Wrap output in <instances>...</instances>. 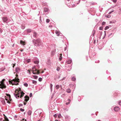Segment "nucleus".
Returning a JSON list of instances; mask_svg holds the SVG:
<instances>
[{"label":"nucleus","mask_w":121,"mask_h":121,"mask_svg":"<svg viewBox=\"0 0 121 121\" xmlns=\"http://www.w3.org/2000/svg\"><path fill=\"white\" fill-rule=\"evenodd\" d=\"M5 81V79H4L0 82V88L1 89L5 88L6 87V86L5 85L4 83V82Z\"/></svg>","instance_id":"nucleus-4"},{"label":"nucleus","mask_w":121,"mask_h":121,"mask_svg":"<svg viewBox=\"0 0 121 121\" xmlns=\"http://www.w3.org/2000/svg\"><path fill=\"white\" fill-rule=\"evenodd\" d=\"M32 71V73L33 74H39V70H37V69H35V70H33Z\"/></svg>","instance_id":"nucleus-6"},{"label":"nucleus","mask_w":121,"mask_h":121,"mask_svg":"<svg viewBox=\"0 0 121 121\" xmlns=\"http://www.w3.org/2000/svg\"><path fill=\"white\" fill-rule=\"evenodd\" d=\"M60 68H59V67H58L57 68V69H56V70H57V71H59V70H60Z\"/></svg>","instance_id":"nucleus-34"},{"label":"nucleus","mask_w":121,"mask_h":121,"mask_svg":"<svg viewBox=\"0 0 121 121\" xmlns=\"http://www.w3.org/2000/svg\"><path fill=\"white\" fill-rule=\"evenodd\" d=\"M61 116V114H59L58 115V117L59 118H60Z\"/></svg>","instance_id":"nucleus-32"},{"label":"nucleus","mask_w":121,"mask_h":121,"mask_svg":"<svg viewBox=\"0 0 121 121\" xmlns=\"http://www.w3.org/2000/svg\"><path fill=\"white\" fill-rule=\"evenodd\" d=\"M44 72V71H42V73H43Z\"/></svg>","instance_id":"nucleus-54"},{"label":"nucleus","mask_w":121,"mask_h":121,"mask_svg":"<svg viewBox=\"0 0 121 121\" xmlns=\"http://www.w3.org/2000/svg\"><path fill=\"white\" fill-rule=\"evenodd\" d=\"M99 30H102L103 29V28L102 27H99Z\"/></svg>","instance_id":"nucleus-38"},{"label":"nucleus","mask_w":121,"mask_h":121,"mask_svg":"<svg viewBox=\"0 0 121 121\" xmlns=\"http://www.w3.org/2000/svg\"><path fill=\"white\" fill-rule=\"evenodd\" d=\"M19 91H21V89L20 88H19V90H18Z\"/></svg>","instance_id":"nucleus-42"},{"label":"nucleus","mask_w":121,"mask_h":121,"mask_svg":"<svg viewBox=\"0 0 121 121\" xmlns=\"http://www.w3.org/2000/svg\"><path fill=\"white\" fill-rule=\"evenodd\" d=\"M68 100L69 101V102H68V103H66V105H68V104H69L70 103V101H71L69 99H68Z\"/></svg>","instance_id":"nucleus-21"},{"label":"nucleus","mask_w":121,"mask_h":121,"mask_svg":"<svg viewBox=\"0 0 121 121\" xmlns=\"http://www.w3.org/2000/svg\"><path fill=\"white\" fill-rule=\"evenodd\" d=\"M24 119H22V120H21V121H24Z\"/></svg>","instance_id":"nucleus-51"},{"label":"nucleus","mask_w":121,"mask_h":121,"mask_svg":"<svg viewBox=\"0 0 121 121\" xmlns=\"http://www.w3.org/2000/svg\"><path fill=\"white\" fill-rule=\"evenodd\" d=\"M55 121H58L57 120H56Z\"/></svg>","instance_id":"nucleus-55"},{"label":"nucleus","mask_w":121,"mask_h":121,"mask_svg":"<svg viewBox=\"0 0 121 121\" xmlns=\"http://www.w3.org/2000/svg\"><path fill=\"white\" fill-rule=\"evenodd\" d=\"M60 57L59 58V59L60 60H61L62 59V57L61 56L62 55V54H60Z\"/></svg>","instance_id":"nucleus-22"},{"label":"nucleus","mask_w":121,"mask_h":121,"mask_svg":"<svg viewBox=\"0 0 121 121\" xmlns=\"http://www.w3.org/2000/svg\"><path fill=\"white\" fill-rule=\"evenodd\" d=\"M20 43L23 45H25L26 42L22 40L20 41Z\"/></svg>","instance_id":"nucleus-8"},{"label":"nucleus","mask_w":121,"mask_h":121,"mask_svg":"<svg viewBox=\"0 0 121 121\" xmlns=\"http://www.w3.org/2000/svg\"><path fill=\"white\" fill-rule=\"evenodd\" d=\"M66 91L68 93H70L71 92V90L69 88Z\"/></svg>","instance_id":"nucleus-15"},{"label":"nucleus","mask_w":121,"mask_h":121,"mask_svg":"<svg viewBox=\"0 0 121 121\" xmlns=\"http://www.w3.org/2000/svg\"><path fill=\"white\" fill-rule=\"evenodd\" d=\"M26 61L27 63H29L30 62V59H29L27 60Z\"/></svg>","instance_id":"nucleus-26"},{"label":"nucleus","mask_w":121,"mask_h":121,"mask_svg":"<svg viewBox=\"0 0 121 121\" xmlns=\"http://www.w3.org/2000/svg\"><path fill=\"white\" fill-rule=\"evenodd\" d=\"M6 94L7 96H8L9 97V99L8 100H9V101H10H10H11V100H12L11 99H10L11 96H10V95L9 94H7V93Z\"/></svg>","instance_id":"nucleus-9"},{"label":"nucleus","mask_w":121,"mask_h":121,"mask_svg":"<svg viewBox=\"0 0 121 121\" xmlns=\"http://www.w3.org/2000/svg\"><path fill=\"white\" fill-rule=\"evenodd\" d=\"M109 27L108 26H106L105 28V30H107L109 28Z\"/></svg>","instance_id":"nucleus-24"},{"label":"nucleus","mask_w":121,"mask_h":121,"mask_svg":"<svg viewBox=\"0 0 121 121\" xmlns=\"http://www.w3.org/2000/svg\"><path fill=\"white\" fill-rule=\"evenodd\" d=\"M27 32L28 33H30L31 32V30L30 29H28L27 30Z\"/></svg>","instance_id":"nucleus-29"},{"label":"nucleus","mask_w":121,"mask_h":121,"mask_svg":"<svg viewBox=\"0 0 121 121\" xmlns=\"http://www.w3.org/2000/svg\"><path fill=\"white\" fill-rule=\"evenodd\" d=\"M55 53V52H54V51H53L52 52V55H53Z\"/></svg>","instance_id":"nucleus-41"},{"label":"nucleus","mask_w":121,"mask_h":121,"mask_svg":"<svg viewBox=\"0 0 121 121\" xmlns=\"http://www.w3.org/2000/svg\"><path fill=\"white\" fill-rule=\"evenodd\" d=\"M54 116L55 118H56L57 117V116L56 114H55L54 115Z\"/></svg>","instance_id":"nucleus-40"},{"label":"nucleus","mask_w":121,"mask_h":121,"mask_svg":"<svg viewBox=\"0 0 121 121\" xmlns=\"http://www.w3.org/2000/svg\"><path fill=\"white\" fill-rule=\"evenodd\" d=\"M42 79L41 78H39V81H40L41 82L42 81Z\"/></svg>","instance_id":"nucleus-30"},{"label":"nucleus","mask_w":121,"mask_h":121,"mask_svg":"<svg viewBox=\"0 0 121 121\" xmlns=\"http://www.w3.org/2000/svg\"><path fill=\"white\" fill-rule=\"evenodd\" d=\"M26 121V120H25L24 121Z\"/></svg>","instance_id":"nucleus-58"},{"label":"nucleus","mask_w":121,"mask_h":121,"mask_svg":"<svg viewBox=\"0 0 121 121\" xmlns=\"http://www.w3.org/2000/svg\"><path fill=\"white\" fill-rule=\"evenodd\" d=\"M25 99L24 100L26 102H24V104L25 105H26V103L27 102V101L29 99V97L27 95H26L25 97Z\"/></svg>","instance_id":"nucleus-5"},{"label":"nucleus","mask_w":121,"mask_h":121,"mask_svg":"<svg viewBox=\"0 0 121 121\" xmlns=\"http://www.w3.org/2000/svg\"><path fill=\"white\" fill-rule=\"evenodd\" d=\"M98 121H100V120H98Z\"/></svg>","instance_id":"nucleus-57"},{"label":"nucleus","mask_w":121,"mask_h":121,"mask_svg":"<svg viewBox=\"0 0 121 121\" xmlns=\"http://www.w3.org/2000/svg\"><path fill=\"white\" fill-rule=\"evenodd\" d=\"M18 75H17L16 77L15 78V79H13V80H11V81H9V83L10 84H12V85H18L19 84L18 83H17L16 82H19V79L18 78Z\"/></svg>","instance_id":"nucleus-1"},{"label":"nucleus","mask_w":121,"mask_h":121,"mask_svg":"<svg viewBox=\"0 0 121 121\" xmlns=\"http://www.w3.org/2000/svg\"><path fill=\"white\" fill-rule=\"evenodd\" d=\"M50 21V20L49 19H47L46 20V22L47 23H49Z\"/></svg>","instance_id":"nucleus-27"},{"label":"nucleus","mask_w":121,"mask_h":121,"mask_svg":"<svg viewBox=\"0 0 121 121\" xmlns=\"http://www.w3.org/2000/svg\"><path fill=\"white\" fill-rule=\"evenodd\" d=\"M72 80L73 81H75L76 79V78L74 77H73L72 78Z\"/></svg>","instance_id":"nucleus-20"},{"label":"nucleus","mask_w":121,"mask_h":121,"mask_svg":"<svg viewBox=\"0 0 121 121\" xmlns=\"http://www.w3.org/2000/svg\"><path fill=\"white\" fill-rule=\"evenodd\" d=\"M39 62V61L36 60L35 61H34V63L35 64H38Z\"/></svg>","instance_id":"nucleus-16"},{"label":"nucleus","mask_w":121,"mask_h":121,"mask_svg":"<svg viewBox=\"0 0 121 121\" xmlns=\"http://www.w3.org/2000/svg\"><path fill=\"white\" fill-rule=\"evenodd\" d=\"M119 109V108L118 107H115L114 108V110L115 111H118Z\"/></svg>","instance_id":"nucleus-7"},{"label":"nucleus","mask_w":121,"mask_h":121,"mask_svg":"<svg viewBox=\"0 0 121 121\" xmlns=\"http://www.w3.org/2000/svg\"><path fill=\"white\" fill-rule=\"evenodd\" d=\"M31 113H32L31 111H30H30H29L28 112V114L29 115H30L31 114Z\"/></svg>","instance_id":"nucleus-18"},{"label":"nucleus","mask_w":121,"mask_h":121,"mask_svg":"<svg viewBox=\"0 0 121 121\" xmlns=\"http://www.w3.org/2000/svg\"><path fill=\"white\" fill-rule=\"evenodd\" d=\"M25 94V93L22 91L21 93L19 92V91L17 89H16L15 91V92L14 93V94L15 96V97L16 98L17 97L19 98V96L21 95L20 98L22 97Z\"/></svg>","instance_id":"nucleus-2"},{"label":"nucleus","mask_w":121,"mask_h":121,"mask_svg":"<svg viewBox=\"0 0 121 121\" xmlns=\"http://www.w3.org/2000/svg\"><path fill=\"white\" fill-rule=\"evenodd\" d=\"M50 85V87H51V89L52 88V84H51Z\"/></svg>","instance_id":"nucleus-43"},{"label":"nucleus","mask_w":121,"mask_h":121,"mask_svg":"<svg viewBox=\"0 0 121 121\" xmlns=\"http://www.w3.org/2000/svg\"><path fill=\"white\" fill-rule=\"evenodd\" d=\"M113 1L114 3H116L117 2V0H113Z\"/></svg>","instance_id":"nucleus-44"},{"label":"nucleus","mask_w":121,"mask_h":121,"mask_svg":"<svg viewBox=\"0 0 121 121\" xmlns=\"http://www.w3.org/2000/svg\"><path fill=\"white\" fill-rule=\"evenodd\" d=\"M119 104L120 105H121V101L120 102H119Z\"/></svg>","instance_id":"nucleus-48"},{"label":"nucleus","mask_w":121,"mask_h":121,"mask_svg":"<svg viewBox=\"0 0 121 121\" xmlns=\"http://www.w3.org/2000/svg\"><path fill=\"white\" fill-rule=\"evenodd\" d=\"M35 67H33V69H35Z\"/></svg>","instance_id":"nucleus-53"},{"label":"nucleus","mask_w":121,"mask_h":121,"mask_svg":"<svg viewBox=\"0 0 121 121\" xmlns=\"http://www.w3.org/2000/svg\"><path fill=\"white\" fill-rule=\"evenodd\" d=\"M23 105V104H19V107H20L21 106H22Z\"/></svg>","instance_id":"nucleus-39"},{"label":"nucleus","mask_w":121,"mask_h":121,"mask_svg":"<svg viewBox=\"0 0 121 121\" xmlns=\"http://www.w3.org/2000/svg\"><path fill=\"white\" fill-rule=\"evenodd\" d=\"M3 22H5L7 20V18L5 17H4L3 18Z\"/></svg>","instance_id":"nucleus-10"},{"label":"nucleus","mask_w":121,"mask_h":121,"mask_svg":"<svg viewBox=\"0 0 121 121\" xmlns=\"http://www.w3.org/2000/svg\"><path fill=\"white\" fill-rule=\"evenodd\" d=\"M32 96V94L31 93H30V97H31Z\"/></svg>","instance_id":"nucleus-36"},{"label":"nucleus","mask_w":121,"mask_h":121,"mask_svg":"<svg viewBox=\"0 0 121 121\" xmlns=\"http://www.w3.org/2000/svg\"><path fill=\"white\" fill-rule=\"evenodd\" d=\"M20 110L22 112H23L24 111V109L22 108H21L20 109Z\"/></svg>","instance_id":"nucleus-35"},{"label":"nucleus","mask_w":121,"mask_h":121,"mask_svg":"<svg viewBox=\"0 0 121 121\" xmlns=\"http://www.w3.org/2000/svg\"><path fill=\"white\" fill-rule=\"evenodd\" d=\"M95 42H96V40L95 39L94 41H93V43H95Z\"/></svg>","instance_id":"nucleus-46"},{"label":"nucleus","mask_w":121,"mask_h":121,"mask_svg":"<svg viewBox=\"0 0 121 121\" xmlns=\"http://www.w3.org/2000/svg\"><path fill=\"white\" fill-rule=\"evenodd\" d=\"M16 64L15 63L14 64H13V68L14 67V66H15V65Z\"/></svg>","instance_id":"nucleus-49"},{"label":"nucleus","mask_w":121,"mask_h":121,"mask_svg":"<svg viewBox=\"0 0 121 121\" xmlns=\"http://www.w3.org/2000/svg\"><path fill=\"white\" fill-rule=\"evenodd\" d=\"M105 23V22H102V25H104Z\"/></svg>","instance_id":"nucleus-37"},{"label":"nucleus","mask_w":121,"mask_h":121,"mask_svg":"<svg viewBox=\"0 0 121 121\" xmlns=\"http://www.w3.org/2000/svg\"><path fill=\"white\" fill-rule=\"evenodd\" d=\"M24 86L26 87H27L28 86V84L27 83H25L24 84Z\"/></svg>","instance_id":"nucleus-28"},{"label":"nucleus","mask_w":121,"mask_h":121,"mask_svg":"<svg viewBox=\"0 0 121 121\" xmlns=\"http://www.w3.org/2000/svg\"><path fill=\"white\" fill-rule=\"evenodd\" d=\"M59 86H60L59 85H57L56 86V89H58L59 88Z\"/></svg>","instance_id":"nucleus-25"},{"label":"nucleus","mask_w":121,"mask_h":121,"mask_svg":"<svg viewBox=\"0 0 121 121\" xmlns=\"http://www.w3.org/2000/svg\"><path fill=\"white\" fill-rule=\"evenodd\" d=\"M32 82L34 84H36L37 83V82L36 81L33 80Z\"/></svg>","instance_id":"nucleus-23"},{"label":"nucleus","mask_w":121,"mask_h":121,"mask_svg":"<svg viewBox=\"0 0 121 121\" xmlns=\"http://www.w3.org/2000/svg\"><path fill=\"white\" fill-rule=\"evenodd\" d=\"M19 0V1H22L23 0Z\"/></svg>","instance_id":"nucleus-56"},{"label":"nucleus","mask_w":121,"mask_h":121,"mask_svg":"<svg viewBox=\"0 0 121 121\" xmlns=\"http://www.w3.org/2000/svg\"><path fill=\"white\" fill-rule=\"evenodd\" d=\"M34 77L35 79H36L38 78V76H34Z\"/></svg>","instance_id":"nucleus-33"},{"label":"nucleus","mask_w":121,"mask_h":121,"mask_svg":"<svg viewBox=\"0 0 121 121\" xmlns=\"http://www.w3.org/2000/svg\"><path fill=\"white\" fill-rule=\"evenodd\" d=\"M33 41L34 43V45L35 46H39L40 44H41V42L39 39L36 40L34 39Z\"/></svg>","instance_id":"nucleus-3"},{"label":"nucleus","mask_w":121,"mask_h":121,"mask_svg":"<svg viewBox=\"0 0 121 121\" xmlns=\"http://www.w3.org/2000/svg\"><path fill=\"white\" fill-rule=\"evenodd\" d=\"M113 11H112L111 12H110L109 13V14H111L112 12H113Z\"/></svg>","instance_id":"nucleus-47"},{"label":"nucleus","mask_w":121,"mask_h":121,"mask_svg":"<svg viewBox=\"0 0 121 121\" xmlns=\"http://www.w3.org/2000/svg\"><path fill=\"white\" fill-rule=\"evenodd\" d=\"M25 28V26H22V29H24Z\"/></svg>","instance_id":"nucleus-45"},{"label":"nucleus","mask_w":121,"mask_h":121,"mask_svg":"<svg viewBox=\"0 0 121 121\" xmlns=\"http://www.w3.org/2000/svg\"><path fill=\"white\" fill-rule=\"evenodd\" d=\"M37 35V33L35 32H34L33 33V36L34 37H36Z\"/></svg>","instance_id":"nucleus-19"},{"label":"nucleus","mask_w":121,"mask_h":121,"mask_svg":"<svg viewBox=\"0 0 121 121\" xmlns=\"http://www.w3.org/2000/svg\"><path fill=\"white\" fill-rule=\"evenodd\" d=\"M4 116H5V120H4L3 121H9V120L7 117L5 116V115H4Z\"/></svg>","instance_id":"nucleus-13"},{"label":"nucleus","mask_w":121,"mask_h":121,"mask_svg":"<svg viewBox=\"0 0 121 121\" xmlns=\"http://www.w3.org/2000/svg\"><path fill=\"white\" fill-rule=\"evenodd\" d=\"M28 71H29V73H30V70H29V69L28 70Z\"/></svg>","instance_id":"nucleus-50"},{"label":"nucleus","mask_w":121,"mask_h":121,"mask_svg":"<svg viewBox=\"0 0 121 121\" xmlns=\"http://www.w3.org/2000/svg\"><path fill=\"white\" fill-rule=\"evenodd\" d=\"M72 62V61L71 60H68L67 61V64H71Z\"/></svg>","instance_id":"nucleus-12"},{"label":"nucleus","mask_w":121,"mask_h":121,"mask_svg":"<svg viewBox=\"0 0 121 121\" xmlns=\"http://www.w3.org/2000/svg\"><path fill=\"white\" fill-rule=\"evenodd\" d=\"M23 51V49L21 50H20V51H21V52H22Z\"/></svg>","instance_id":"nucleus-52"},{"label":"nucleus","mask_w":121,"mask_h":121,"mask_svg":"<svg viewBox=\"0 0 121 121\" xmlns=\"http://www.w3.org/2000/svg\"><path fill=\"white\" fill-rule=\"evenodd\" d=\"M106 17L107 18H109L111 17V16L110 15H106Z\"/></svg>","instance_id":"nucleus-31"},{"label":"nucleus","mask_w":121,"mask_h":121,"mask_svg":"<svg viewBox=\"0 0 121 121\" xmlns=\"http://www.w3.org/2000/svg\"><path fill=\"white\" fill-rule=\"evenodd\" d=\"M56 34H57V35L59 36V34H60V32L58 31H56Z\"/></svg>","instance_id":"nucleus-17"},{"label":"nucleus","mask_w":121,"mask_h":121,"mask_svg":"<svg viewBox=\"0 0 121 121\" xmlns=\"http://www.w3.org/2000/svg\"><path fill=\"white\" fill-rule=\"evenodd\" d=\"M5 99L7 101V102L8 103H10V102L9 101V100H8L9 99V97H7L6 96L5 97Z\"/></svg>","instance_id":"nucleus-11"},{"label":"nucleus","mask_w":121,"mask_h":121,"mask_svg":"<svg viewBox=\"0 0 121 121\" xmlns=\"http://www.w3.org/2000/svg\"><path fill=\"white\" fill-rule=\"evenodd\" d=\"M49 10L47 8H44V11L45 12H47Z\"/></svg>","instance_id":"nucleus-14"}]
</instances>
